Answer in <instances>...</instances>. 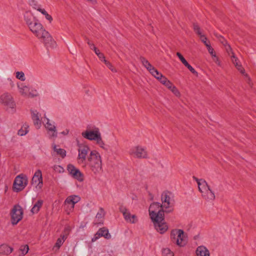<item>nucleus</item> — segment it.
I'll use <instances>...</instances> for the list:
<instances>
[{"label": "nucleus", "mask_w": 256, "mask_h": 256, "mask_svg": "<svg viewBox=\"0 0 256 256\" xmlns=\"http://www.w3.org/2000/svg\"><path fill=\"white\" fill-rule=\"evenodd\" d=\"M86 40L87 44L91 50H94V48H96L94 43L92 42L88 38L86 37Z\"/></svg>", "instance_id": "obj_44"}, {"label": "nucleus", "mask_w": 256, "mask_h": 256, "mask_svg": "<svg viewBox=\"0 0 256 256\" xmlns=\"http://www.w3.org/2000/svg\"><path fill=\"white\" fill-rule=\"evenodd\" d=\"M78 168H76L74 166L71 164H69L68 165L67 170L68 172L70 174V175H72L74 172V171L76 170Z\"/></svg>", "instance_id": "obj_35"}, {"label": "nucleus", "mask_w": 256, "mask_h": 256, "mask_svg": "<svg viewBox=\"0 0 256 256\" xmlns=\"http://www.w3.org/2000/svg\"><path fill=\"white\" fill-rule=\"evenodd\" d=\"M30 31L42 42L47 48H54L56 42L49 32L46 30L42 24L36 22L29 28Z\"/></svg>", "instance_id": "obj_2"}, {"label": "nucleus", "mask_w": 256, "mask_h": 256, "mask_svg": "<svg viewBox=\"0 0 256 256\" xmlns=\"http://www.w3.org/2000/svg\"><path fill=\"white\" fill-rule=\"evenodd\" d=\"M96 142V144L102 148L103 149H105L104 148V142L102 140L101 134L98 138L96 140H95Z\"/></svg>", "instance_id": "obj_34"}, {"label": "nucleus", "mask_w": 256, "mask_h": 256, "mask_svg": "<svg viewBox=\"0 0 256 256\" xmlns=\"http://www.w3.org/2000/svg\"><path fill=\"white\" fill-rule=\"evenodd\" d=\"M206 46L207 48V49L210 52V54H211L212 56H213L214 55L216 54L214 52V48L210 46V44H206Z\"/></svg>", "instance_id": "obj_43"}, {"label": "nucleus", "mask_w": 256, "mask_h": 256, "mask_svg": "<svg viewBox=\"0 0 256 256\" xmlns=\"http://www.w3.org/2000/svg\"><path fill=\"white\" fill-rule=\"evenodd\" d=\"M24 20L29 28L31 27V26L34 24V22L38 21L33 14L30 12H26L24 15Z\"/></svg>", "instance_id": "obj_15"}, {"label": "nucleus", "mask_w": 256, "mask_h": 256, "mask_svg": "<svg viewBox=\"0 0 256 256\" xmlns=\"http://www.w3.org/2000/svg\"><path fill=\"white\" fill-rule=\"evenodd\" d=\"M28 182V177L24 174H20L16 176L13 184V190L19 192L23 190L27 186Z\"/></svg>", "instance_id": "obj_6"}, {"label": "nucleus", "mask_w": 256, "mask_h": 256, "mask_svg": "<svg viewBox=\"0 0 256 256\" xmlns=\"http://www.w3.org/2000/svg\"><path fill=\"white\" fill-rule=\"evenodd\" d=\"M120 212H121L125 220L130 224H135L138 222V218L135 214H131L130 211L124 206H120L119 208Z\"/></svg>", "instance_id": "obj_11"}, {"label": "nucleus", "mask_w": 256, "mask_h": 256, "mask_svg": "<svg viewBox=\"0 0 256 256\" xmlns=\"http://www.w3.org/2000/svg\"><path fill=\"white\" fill-rule=\"evenodd\" d=\"M72 176L80 182H82L84 180L83 174L78 168L74 171V172Z\"/></svg>", "instance_id": "obj_31"}, {"label": "nucleus", "mask_w": 256, "mask_h": 256, "mask_svg": "<svg viewBox=\"0 0 256 256\" xmlns=\"http://www.w3.org/2000/svg\"><path fill=\"white\" fill-rule=\"evenodd\" d=\"M98 56L100 60H101L102 61L104 62V60H106V59H105V56L102 53L100 52Z\"/></svg>", "instance_id": "obj_54"}, {"label": "nucleus", "mask_w": 256, "mask_h": 256, "mask_svg": "<svg viewBox=\"0 0 256 256\" xmlns=\"http://www.w3.org/2000/svg\"><path fill=\"white\" fill-rule=\"evenodd\" d=\"M38 12H40L42 14H43L44 16L48 14V12H46V10L44 9L41 8H36Z\"/></svg>", "instance_id": "obj_51"}, {"label": "nucleus", "mask_w": 256, "mask_h": 256, "mask_svg": "<svg viewBox=\"0 0 256 256\" xmlns=\"http://www.w3.org/2000/svg\"><path fill=\"white\" fill-rule=\"evenodd\" d=\"M98 231L102 236H104L106 239H110L111 238V235L109 233L108 228L104 227L98 230Z\"/></svg>", "instance_id": "obj_29"}, {"label": "nucleus", "mask_w": 256, "mask_h": 256, "mask_svg": "<svg viewBox=\"0 0 256 256\" xmlns=\"http://www.w3.org/2000/svg\"><path fill=\"white\" fill-rule=\"evenodd\" d=\"M45 18L46 20H48L49 21L50 23L52 21L53 19L52 16L48 13L45 16Z\"/></svg>", "instance_id": "obj_53"}, {"label": "nucleus", "mask_w": 256, "mask_h": 256, "mask_svg": "<svg viewBox=\"0 0 256 256\" xmlns=\"http://www.w3.org/2000/svg\"><path fill=\"white\" fill-rule=\"evenodd\" d=\"M46 120L45 124L46 128L48 130V134L50 138H56L57 136V131L56 126L50 122L48 118H44V120Z\"/></svg>", "instance_id": "obj_14"}, {"label": "nucleus", "mask_w": 256, "mask_h": 256, "mask_svg": "<svg viewBox=\"0 0 256 256\" xmlns=\"http://www.w3.org/2000/svg\"><path fill=\"white\" fill-rule=\"evenodd\" d=\"M105 215V212L102 208H100L98 212L94 221L95 224H102L103 218Z\"/></svg>", "instance_id": "obj_22"}, {"label": "nucleus", "mask_w": 256, "mask_h": 256, "mask_svg": "<svg viewBox=\"0 0 256 256\" xmlns=\"http://www.w3.org/2000/svg\"><path fill=\"white\" fill-rule=\"evenodd\" d=\"M0 102L4 106L13 108L14 104L11 94L8 92H5L0 97Z\"/></svg>", "instance_id": "obj_13"}, {"label": "nucleus", "mask_w": 256, "mask_h": 256, "mask_svg": "<svg viewBox=\"0 0 256 256\" xmlns=\"http://www.w3.org/2000/svg\"><path fill=\"white\" fill-rule=\"evenodd\" d=\"M104 63L108 66V68L109 69H110L112 72H116V69L114 67V66L110 62L106 60H104Z\"/></svg>", "instance_id": "obj_36"}, {"label": "nucleus", "mask_w": 256, "mask_h": 256, "mask_svg": "<svg viewBox=\"0 0 256 256\" xmlns=\"http://www.w3.org/2000/svg\"><path fill=\"white\" fill-rule=\"evenodd\" d=\"M31 183L36 188L40 189L42 186V177L40 170H36L32 180Z\"/></svg>", "instance_id": "obj_12"}, {"label": "nucleus", "mask_w": 256, "mask_h": 256, "mask_svg": "<svg viewBox=\"0 0 256 256\" xmlns=\"http://www.w3.org/2000/svg\"><path fill=\"white\" fill-rule=\"evenodd\" d=\"M162 204L160 202H155L152 203L149 208L148 212L152 220L162 218L164 216V210L161 208Z\"/></svg>", "instance_id": "obj_7"}, {"label": "nucleus", "mask_w": 256, "mask_h": 256, "mask_svg": "<svg viewBox=\"0 0 256 256\" xmlns=\"http://www.w3.org/2000/svg\"><path fill=\"white\" fill-rule=\"evenodd\" d=\"M18 88L20 94L23 96H28V93L30 90V88L23 85H22L21 87L18 86Z\"/></svg>", "instance_id": "obj_30"}, {"label": "nucleus", "mask_w": 256, "mask_h": 256, "mask_svg": "<svg viewBox=\"0 0 256 256\" xmlns=\"http://www.w3.org/2000/svg\"><path fill=\"white\" fill-rule=\"evenodd\" d=\"M54 170H56V169L58 168H60V169H62V168L61 166H54Z\"/></svg>", "instance_id": "obj_57"}, {"label": "nucleus", "mask_w": 256, "mask_h": 256, "mask_svg": "<svg viewBox=\"0 0 256 256\" xmlns=\"http://www.w3.org/2000/svg\"><path fill=\"white\" fill-rule=\"evenodd\" d=\"M174 253L168 248H164L162 250V256H174Z\"/></svg>", "instance_id": "obj_32"}, {"label": "nucleus", "mask_w": 256, "mask_h": 256, "mask_svg": "<svg viewBox=\"0 0 256 256\" xmlns=\"http://www.w3.org/2000/svg\"><path fill=\"white\" fill-rule=\"evenodd\" d=\"M13 250V248L8 245L3 244L0 246V254L8 255L10 254Z\"/></svg>", "instance_id": "obj_24"}, {"label": "nucleus", "mask_w": 256, "mask_h": 256, "mask_svg": "<svg viewBox=\"0 0 256 256\" xmlns=\"http://www.w3.org/2000/svg\"><path fill=\"white\" fill-rule=\"evenodd\" d=\"M170 90L177 96H180V92H179L178 88L174 86H173Z\"/></svg>", "instance_id": "obj_41"}, {"label": "nucleus", "mask_w": 256, "mask_h": 256, "mask_svg": "<svg viewBox=\"0 0 256 256\" xmlns=\"http://www.w3.org/2000/svg\"><path fill=\"white\" fill-rule=\"evenodd\" d=\"M152 74L158 80L163 76L161 73L159 72L156 69L154 71Z\"/></svg>", "instance_id": "obj_39"}, {"label": "nucleus", "mask_w": 256, "mask_h": 256, "mask_svg": "<svg viewBox=\"0 0 256 256\" xmlns=\"http://www.w3.org/2000/svg\"><path fill=\"white\" fill-rule=\"evenodd\" d=\"M78 163L83 167L88 166L95 174L100 173L102 170V160L100 153L96 150H90L87 145H78Z\"/></svg>", "instance_id": "obj_1"}, {"label": "nucleus", "mask_w": 256, "mask_h": 256, "mask_svg": "<svg viewBox=\"0 0 256 256\" xmlns=\"http://www.w3.org/2000/svg\"><path fill=\"white\" fill-rule=\"evenodd\" d=\"M28 132V130L26 128L25 130H23L22 128H21L18 131V134L20 136H23L26 135Z\"/></svg>", "instance_id": "obj_45"}, {"label": "nucleus", "mask_w": 256, "mask_h": 256, "mask_svg": "<svg viewBox=\"0 0 256 256\" xmlns=\"http://www.w3.org/2000/svg\"><path fill=\"white\" fill-rule=\"evenodd\" d=\"M201 41L205 44H210V42L207 41V38L204 34L200 36Z\"/></svg>", "instance_id": "obj_42"}, {"label": "nucleus", "mask_w": 256, "mask_h": 256, "mask_svg": "<svg viewBox=\"0 0 256 256\" xmlns=\"http://www.w3.org/2000/svg\"><path fill=\"white\" fill-rule=\"evenodd\" d=\"M202 182L199 183L198 185V190L202 193L204 191H206V190H208L210 188V186L208 185L207 182L204 180H201Z\"/></svg>", "instance_id": "obj_28"}, {"label": "nucleus", "mask_w": 256, "mask_h": 256, "mask_svg": "<svg viewBox=\"0 0 256 256\" xmlns=\"http://www.w3.org/2000/svg\"><path fill=\"white\" fill-rule=\"evenodd\" d=\"M196 256H210L209 250L204 246H198L196 250Z\"/></svg>", "instance_id": "obj_19"}, {"label": "nucleus", "mask_w": 256, "mask_h": 256, "mask_svg": "<svg viewBox=\"0 0 256 256\" xmlns=\"http://www.w3.org/2000/svg\"><path fill=\"white\" fill-rule=\"evenodd\" d=\"M220 40L224 45L226 46L227 44L226 40L221 36H220Z\"/></svg>", "instance_id": "obj_52"}, {"label": "nucleus", "mask_w": 256, "mask_h": 256, "mask_svg": "<svg viewBox=\"0 0 256 256\" xmlns=\"http://www.w3.org/2000/svg\"><path fill=\"white\" fill-rule=\"evenodd\" d=\"M164 85L167 87L169 90L171 89V88L174 86L173 84L168 80Z\"/></svg>", "instance_id": "obj_49"}, {"label": "nucleus", "mask_w": 256, "mask_h": 256, "mask_svg": "<svg viewBox=\"0 0 256 256\" xmlns=\"http://www.w3.org/2000/svg\"><path fill=\"white\" fill-rule=\"evenodd\" d=\"M233 55L232 56V61L234 64L235 65L237 69L243 74L247 76V74H245V70L242 68L240 64H238V60L234 55V53L232 52Z\"/></svg>", "instance_id": "obj_25"}, {"label": "nucleus", "mask_w": 256, "mask_h": 256, "mask_svg": "<svg viewBox=\"0 0 256 256\" xmlns=\"http://www.w3.org/2000/svg\"><path fill=\"white\" fill-rule=\"evenodd\" d=\"M69 230H70L68 228H66L64 229V232H67L68 233ZM68 234H62L60 236V238H59L57 240L56 242V243L55 244V246L56 247H58V248H59L62 244L64 242V240L67 238Z\"/></svg>", "instance_id": "obj_23"}, {"label": "nucleus", "mask_w": 256, "mask_h": 256, "mask_svg": "<svg viewBox=\"0 0 256 256\" xmlns=\"http://www.w3.org/2000/svg\"><path fill=\"white\" fill-rule=\"evenodd\" d=\"M100 134L98 128L90 126H88L86 130L82 133L84 138L90 140H95Z\"/></svg>", "instance_id": "obj_8"}, {"label": "nucleus", "mask_w": 256, "mask_h": 256, "mask_svg": "<svg viewBox=\"0 0 256 256\" xmlns=\"http://www.w3.org/2000/svg\"><path fill=\"white\" fill-rule=\"evenodd\" d=\"M161 208L164 210L165 212L170 213L173 211L174 200L172 192L168 191L163 192L161 195Z\"/></svg>", "instance_id": "obj_3"}, {"label": "nucleus", "mask_w": 256, "mask_h": 256, "mask_svg": "<svg viewBox=\"0 0 256 256\" xmlns=\"http://www.w3.org/2000/svg\"><path fill=\"white\" fill-rule=\"evenodd\" d=\"M11 220L13 225L16 224L22 218L23 210L22 208L20 205H16L12 210Z\"/></svg>", "instance_id": "obj_9"}, {"label": "nucleus", "mask_w": 256, "mask_h": 256, "mask_svg": "<svg viewBox=\"0 0 256 256\" xmlns=\"http://www.w3.org/2000/svg\"><path fill=\"white\" fill-rule=\"evenodd\" d=\"M16 78L22 81H24L25 80V77L24 73L22 72H18L16 73Z\"/></svg>", "instance_id": "obj_38"}, {"label": "nucleus", "mask_w": 256, "mask_h": 256, "mask_svg": "<svg viewBox=\"0 0 256 256\" xmlns=\"http://www.w3.org/2000/svg\"><path fill=\"white\" fill-rule=\"evenodd\" d=\"M93 50L94 51V52L97 56H98L100 53V50L97 48H94Z\"/></svg>", "instance_id": "obj_56"}, {"label": "nucleus", "mask_w": 256, "mask_h": 256, "mask_svg": "<svg viewBox=\"0 0 256 256\" xmlns=\"http://www.w3.org/2000/svg\"><path fill=\"white\" fill-rule=\"evenodd\" d=\"M158 80L163 84H165V83L168 80V78L164 76H162V78H160Z\"/></svg>", "instance_id": "obj_48"}, {"label": "nucleus", "mask_w": 256, "mask_h": 256, "mask_svg": "<svg viewBox=\"0 0 256 256\" xmlns=\"http://www.w3.org/2000/svg\"><path fill=\"white\" fill-rule=\"evenodd\" d=\"M29 250L28 246V245L22 246L20 248V250L21 252V254L24 256L26 254Z\"/></svg>", "instance_id": "obj_33"}, {"label": "nucleus", "mask_w": 256, "mask_h": 256, "mask_svg": "<svg viewBox=\"0 0 256 256\" xmlns=\"http://www.w3.org/2000/svg\"><path fill=\"white\" fill-rule=\"evenodd\" d=\"M228 48H226L227 50H232V48L230 45L228 44Z\"/></svg>", "instance_id": "obj_58"}, {"label": "nucleus", "mask_w": 256, "mask_h": 256, "mask_svg": "<svg viewBox=\"0 0 256 256\" xmlns=\"http://www.w3.org/2000/svg\"><path fill=\"white\" fill-rule=\"evenodd\" d=\"M100 237H102L99 231L98 230L97 232L94 234V238H92V242H94L98 238H99Z\"/></svg>", "instance_id": "obj_46"}, {"label": "nucleus", "mask_w": 256, "mask_h": 256, "mask_svg": "<svg viewBox=\"0 0 256 256\" xmlns=\"http://www.w3.org/2000/svg\"><path fill=\"white\" fill-rule=\"evenodd\" d=\"M194 30L195 32L199 36L202 35L200 32V28L197 24H194Z\"/></svg>", "instance_id": "obj_40"}, {"label": "nucleus", "mask_w": 256, "mask_h": 256, "mask_svg": "<svg viewBox=\"0 0 256 256\" xmlns=\"http://www.w3.org/2000/svg\"><path fill=\"white\" fill-rule=\"evenodd\" d=\"M202 198L206 201H213L215 199V194L210 188L202 193Z\"/></svg>", "instance_id": "obj_17"}, {"label": "nucleus", "mask_w": 256, "mask_h": 256, "mask_svg": "<svg viewBox=\"0 0 256 256\" xmlns=\"http://www.w3.org/2000/svg\"><path fill=\"white\" fill-rule=\"evenodd\" d=\"M38 12H40L42 14H43L44 16L48 14V12H46V10L44 9L41 8H36Z\"/></svg>", "instance_id": "obj_50"}, {"label": "nucleus", "mask_w": 256, "mask_h": 256, "mask_svg": "<svg viewBox=\"0 0 256 256\" xmlns=\"http://www.w3.org/2000/svg\"><path fill=\"white\" fill-rule=\"evenodd\" d=\"M128 154L136 158H147L148 152L146 148L141 145H136L132 147L128 150Z\"/></svg>", "instance_id": "obj_5"}, {"label": "nucleus", "mask_w": 256, "mask_h": 256, "mask_svg": "<svg viewBox=\"0 0 256 256\" xmlns=\"http://www.w3.org/2000/svg\"><path fill=\"white\" fill-rule=\"evenodd\" d=\"M38 96V93L36 90H33L32 88H30V90L28 97V98H34Z\"/></svg>", "instance_id": "obj_37"}, {"label": "nucleus", "mask_w": 256, "mask_h": 256, "mask_svg": "<svg viewBox=\"0 0 256 256\" xmlns=\"http://www.w3.org/2000/svg\"><path fill=\"white\" fill-rule=\"evenodd\" d=\"M176 56L184 66L186 67L192 74L196 76H198V72L188 62L180 52H177Z\"/></svg>", "instance_id": "obj_16"}, {"label": "nucleus", "mask_w": 256, "mask_h": 256, "mask_svg": "<svg viewBox=\"0 0 256 256\" xmlns=\"http://www.w3.org/2000/svg\"><path fill=\"white\" fill-rule=\"evenodd\" d=\"M32 118L34 126L37 128H40L42 122V118L40 113H33Z\"/></svg>", "instance_id": "obj_20"}, {"label": "nucleus", "mask_w": 256, "mask_h": 256, "mask_svg": "<svg viewBox=\"0 0 256 256\" xmlns=\"http://www.w3.org/2000/svg\"><path fill=\"white\" fill-rule=\"evenodd\" d=\"M154 222V228L160 234L164 233L168 229V226L164 222V216L162 218H158L152 220Z\"/></svg>", "instance_id": "obj_10"}, {"label": "nucleus", "mask_w": 256, "mask_h": 256, "mask_svg": "<svg viewBox=\"0 0 256 256\" xmlns=\"http://www.w3.org/2000/svg\"><path fill=\"white\" fill-rule=\"evenodd\" d=\"M43 204V200H38L36 204L34 205L33 207L31 210V212L33 214L38 213L40 208L42 207Z\"/></svg>", "instance_id": "obj_27"}, {"label": "nucleus", "mask_w": 256, "mask_h": 256, "mask_svg": "<svg viewBox=\"0 0 256 256\" xmlns=\"http://www.w3.org/2000/svg\"><path fill=\"white\" fill-rule=\"evenodd\" d=\"M140 60L142 65L148 70V72L151 74L156 70L154 66H153L145 58L140 56Z\"/></svg>", "instance_id": "obj_21"}, {"label": "nucleus", "mask_w": 256, "mask_h": 256, "mask_svg": "<svg viewBox=\"0 0 256 256\" xmlns=\"http://www.w3.org/2000/svg\"><path fill=\"white\" fill-rule=\"evenodd\" d=\"M213 60L219 66H220V60H218V56H216V54L212 56Z\"/></svg>", "instance_id": "obj_47"}, {"label": "nucleus", "mask_w": 256, "mask_h": 256, "mask_svg": "<svg viewBox=\"0 0 256 256\" xmlns=\"http://www.w3.org/2000/svg\"><path fill=\"white\" fill-rule=\"evenodd\" d=\"M52 147L54 152H56L58 155L60 156L62 158H64L66 156V151L64 149L60 148L56 144H53Z\"/></svg>", "instance_id": "obj_26"}, {"label": "nucleus", "mask_w": 256, "mask_h": 256, "mask_svg": "<svg viewBox=\"0 0 256 256\" xmlns=\"http://www.w3.org/2000/svg\"><path fill=\"white\" fill-rule=\"evenodd\" d=\"M80 200L79 196L76 195H72L68 196L65 200V204H71V208H74V204L78 202Z\"/></svg>", "instance_id": "obj_18"}, {"label": "nucleus", "mask_w": 256, "mask_h": 256, "mask_svg": "<svg viewBox=\"0 0 256 256\" xmlns=\"http://www.w3.org/2000/svg\"><path fill=\"white\" fill-rule=\"evenodd\" d=\"M170 238L173 243L180 247L184 246L187 243L184 232L180 229L172 230L170 232Z\"/></svg>", "instance_id": "obj_4"}, {"label": "nucleus", "mask_w": 256, "mask_h": 256, "mask_svg": "<svg viewBox=\"0 0 256 256\" xmlns=\"http://www.w3.org/2000/svg\"><path fill=\"white\" fill-rule=\"evenodd\" d=\"M192 178H193V179H194V180H195L196 182H197V184H198H198H199V183H200V182H202V181H201V180H204V179H202V178H201V179H198V178H197L196 177V176H194L192 177Z\"/></svg>", "instance_id": "obj_55"}, {"label": "nucleus", "mask_w": 256, "mask_h": 256, "mask_svg": "<svg viewBox=\"0 0 256 256\" xmlns=\"http://www.w3.org/2000/svg\"><path fill=\"white\" fill-rule=\"evenodd\" d=\"M68 131L66 130V132H62V134H68Z\"/></svg>", "instance_id": "obj_59"}]
</instances>
